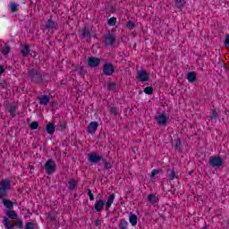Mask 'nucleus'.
<instances>
[{"instance_id":"a211bd4d","label":"nucleus","mask_w":229,"mask_h":229,"mask_svg":"<svg viewBox=\"0 0 229 229\" xmlns=\"http://www.w3.org/2000/svg\"><path fill=\"white\" fill-rule=\"evenodd\" d=\"M4 225L7 229H13V225L10 223V220L7 217H4Z\"/></svg>"},{"instance_id":"393cba45","label":"nucleus","mask_w":229,"mask_h":229,"mask_svg":"<svg viewBox=\"0 0 229 229\" xmlns=\"http://www.w3.org/2000/svg\"><path fill=\"white\" fill-rule=\"evenodd\" d=\"M108 26H115L117 24V18L112 17L107 21Z\"/></svg>"},{"instance_id":"e433bc0d","label":"nucleus","mask_w":229,"mask_h":229,"mask_svg":"<svg viewBox=\"0 0 229 229\" xmlns=\"http://www.w3.org/2000/svg\"><path fill=\"white\" fill-rule=\"evenodd\" d=\"M88 194L90 201H94V195L92 194V191L90 190H89Z\"/></svg>"},{"instance_id":"bb28decb","label":"nucleus","mask_w":229,"mask_h":229,"mask_svg":"<svg viewBox=\"0 0 229 229\" xmlns=\"http://www.w3.org/2000/svg\"><path fill=\"white\" fill-rule=\"evenodd\" d=\"M67 187H68V189H71L72 191V189H74L76 187V181L71 179L68 182Z\"/></svg>"},{"instance_id":"20e7f679","label":"nucleus","mask_w":229,"mask_h":229,"mask_svg":"<svg viewBox=\"0 0 229 229\" xmlns=\"http://www.w3.org/2000/svg\"><path fill=\"white\" fill-rule=\"evenodd\" d=\"M156 121L158 126H165V124H167V121H169V115L166 114H158L156 116Z\"/></svg>"},{"instance_id":"473e14b6","label":"nucleus","mask_w":229,"mask_h":229,"mask_svg":"<svg viewBox=\"0 0 229 229\" xmlns=\"http://www.w3.org/2000/svg\"><path fill=\"white\" fill-rule=\"evenodd\" d=\"M117 85L115 84V82H110L108 85V89L109 90H115Z\"/></svg>"},{"instance_id":"2eb2a0df","label":"nucleus","mask_w":229,"mask_h":229,"mask_svg":"<svg viewBox=\"0 0 229 229\" xmlns=\"http://www.w3.org/2000/svg\"><path fill=\"white\" fill-rule=\"evenodd\" d=\"M187 80L190 83H192L196 81V72H191L187 74Z\"/></svg>"},{"instance_id":"412c9836","label":"nucleus","mask_w":229,"mask_h":229,"mask_svg":"<svg viewBox=\"0 0 229 229\" xmlns=\"http://www.w3.org/2000/svg\"><path fill=\"white\" fill-rule=\"evenodd\" d=\"M9 8H10L11 12L15 13V12H17V10H19V4H17L15 3H11L9 4Z\"/></svg>"},{"instance_id":"423d86ee","label":"nucleus","mask_w":229,"mask_h":229,"mask_svg":"<svg viewBox=\"0 0 229 229\" xmlns=\"http://www.w3.org/2000/svg\"><path fill=\"white\" fill-rule=\"evenodd\" d=\"M98 128H99V124L98 123V122H91L88 125V133H89L90 135H94Z\"/></svg>"},{"instance_id":"4468645a","label":"nucleus","mask_w":229,"mask_h":229,"mask_svg":"<svg viewBox=\"0 0 229 229\" xmlns=\"http://www.w3.org/2000/svg\"><path fill=\"white\" fill-rule=\"evenodd\" d=\"M129 222L131 223V226H137V215L132 214L129 216Z\"/></svg>"},{"instance_id":"72a5a7b5","label":"nucleus","mask_w":229,"mask_h":229,"mask_svg":"<svg viewBox=\"0 0 229 229\" xmlns=\"http://www.w3.org/2000/svg\"><path fill=\"white\" fill-rule=\"evenodd\" d=\"M127 28L128 30H133V28H135V23L133 21H128Z\"/></svg>"},{"instance_id":"ddd939ff","label":"nucleus","mask_w":229,"mask_h":229,"mask_svg":"<svg viewBox=\"0 0 229 229\" xmlns=\"http://www.w3.org/2000/svg\"><path fill=\"white\" fill-rule=\"evenodd\" d=\"M2 47H0V51H2L3 55H8L10 53V47L8 45H6V43L3 42L1 44Z\"/></svg>"},{"instance_id":"9b49d317","label":"nucleus","mask_w":229,"mask_h":229,"mask_svg":"<svg viewBox=\"0 0 229 229\" xmlns=\"http://www.w3.org/2000/svg\"><path fill=\"white\" fill-rule=\"evenodd\" d=\"M105 208V201L103 199H98L95 202V210L96 212H101L103 208Z\"/></svg>"},{"instance_id":"c85d7f7f","label":"nucleus","mask_w":229,"mask_h":229,"mask_svg":"<svg viewBox=\"0 0 229 229\" xmlns=\"http://www.w3.org/2000/svg\"><path fill=\"white\" fill-rule=\"evenodd\" d=\"M148 201L151 203H157V201H158V198H157V196L154 194H150L148 195Z\"/></svg>"},{"instance_id":"a878e982","label":"nucleus","mask_w":229,"mask_h":229,"mask_svg":"<svg viewBox=\"0 0 229 229\" xmlns=\"http://www.w3.org/2000/svg\"><path fill=\"white\" fill-rule=\"evenodd\" d=\"M120 229H127L128 228V221L126 220H121L119 224Z\"/></svg>"},{"instance_id":"c756f323","label":"nucleus","mask_w":229,"mask_h":229,"mask_svg":"<svg viewBox=\"0 0 229 229\" xmlns=\"http://www.w3.org/2000/svg\"><path fill=\"white\" fill-rule=\"evenodd\" d=\"M35 228H37V225L33 223H27L25 225V229H35Z\"/></svg>"},{"instance_id":"4be33fe9","label":"nucleus","mask_w":229,"mask_h":229,"mask_svg":"<svg viewBox=\"0 0 229 229\" xmlns=\"http://www.w3.org/2000/svg\"><path fill=\"white\" fill-rule=\"evenodd\" d=\"M105 44L106 46H112V44H114V37L112 36L106 37L105 39Z\"/></svg>"},{"instance_id":"2f4dec72","label":"nucleus","mask_w":229,"mask_h":229,"mask_svg":"<svg viewBox=\"0 0 229 229\" xmlns=\"http://www.w3.org/2000/svg\"><path fill=\"white\" fill-rule=\"evenodd\" d=\"M30 130H37L38 128V123L37 122H32L30 124Z\"/></svg>"},{"instance_id":"1a4fd4ad","label":"nucleus","mask_w":229,"mask_h":229,"mask_svg":"<svg viewBox=\"0 0 229 229\" xmlns=\"http://www.w3.org/2000/svg\"><path fill=\"white\" fill-rule=\"evenodd\" d=\"M100 160H101V156L96 153H91L89 155V162H91V164H96V162H100Z\"/></svg>"},{"instance_id":"7ed1b4c3","label":"nucleus","mask_w":229,"mask_h":229,"mask_svg":"<svg viewBox=\"0 0 229 229\" xmlns=\"http://www.w3.org/2000/svg\"><path fill=\"white\" fill-rule=\"evenodd\" d=\"M45 171L47 174H53L56 171V163L49 159L45 164Z\"/></svg>"},{"instance_id":"58836bf2","label":"nucleus","mask_w":229,"mask_h":229,"mask_svg":"<svg viewBox=\"0 0 229 229\" xmlns=\"http://www.w3.org/2000/svg\"><path fill=\"white\" fill-rule=\"evenodd\" d=\"M110 114H117V108L110 107Z\"/></svg>"},{"instance_id":"4c0bfd02","label":"nucleus","mask_w":229,"mask_h":229,"mask_svg":"<svg viewBox=\"0 0 229 229\" xmlns=\"http://www.w3.org/2000/svg\"><path fill=\"white\" fill-rule=\"evenodd\" d=\"M158 174V170H152L151 172V178L154 179L155 176Z\"/></svg>"},{"instance_id":"a19ab883","label":"nucleus","mask_w":229,"mask_h":229,"mask_svg":"<svg viewBox=\"0 0 229 229\" xmlns=\"http://www.w3.org/2000/svg\"><path fill=\"white\" fill-rule=\"evenodd\" d=\"M4 72V66H0V74Z\"/></svg>"},{"instance_id":"6ab92c4d","label":"nucleus","mask_w":229,"mask_h":229,"mask_svg":"<svg viewBox=\"0 0 229 229\" xmlns=\"http://www.w3.org/2000/svg\"><path fill=\"white\" fill-rule=\"evenodd\" d=\"M6 214H7V216L10 219H16L17 218V213H15V211H13V210L9 209V210H7Z\"/></svg>"},{"instance_id":"f3484780","label":"nucleus","mask_w":229,"mask_h":229,"mask_svg":"<svg viewBox=\"0 0 229 229\" xmlns=\"http://www.w3.org/2000/svg\"><path fill=\"white\" fill-rule=\"evenodd\" d=\"M47 133H48L49 135H53V133H55V124L48 123L47 125Z\"/></svg>"},{"instance_id":"f704fd0d","label":"nucleus","mask_w":229,"mask_h":229,"mask_svg":"<svg viewBox=\"0 0 229 229\" xmlns=\"http://www.w3.org/2000/svg\"><path fill=\"white\" fill-rule=\"evenodd\" d=\"M55 26V22L51 20L47 21V28H53Z\"/></svg>"},{"instance_id":"dca6fc26","label":"nucleus","mask_w":229,"mask_h":229,"mask_svg":"<svg viewBox=\"0 0 229 229\" xmlns=\"http://www.w3.org/2000/svg\"><path fill=\"white\" fill-rule=\"evenodd\" d=\"M49 103V97L43 95L39 97V105H47Z\"/></svg>"},{"instance_id":"cd10ccee","label":"nucleus","mask_w":229,"mask_h":229,"mask_svg":"<svg viewBox=\"0 0 229 229\" xmlns=\"http://www.w3.org/2000/svg\"><path fill=\"white\" fill-rule=\"evenodd\" d=\"M175 6L182 8V6H185V0H175Z\"/></svg>"},{"instance_id":"ea45409f","label":"nucleus","mask_w":229,"mask_h":229,"mask_svg":"<svg viewBox=\"0 0 229 229\" xmlns=\"http://www.w3.org/2000/svg\"><path fill=\"white\" fill-rule=\"evenodd\" d=\"M10 114H11V115H15V107H11L10 108Z\"/></svg>"},{"instance_id":"9d476101","label":"nucleus","mask_w":229,"mask_h":229,"mask_svg":"<svg viewBox=\"0 0 229 229\" xmlns=\"http://www.w3.org/2000/svg\"><path fill=\"white\" fill-rule=\"evenodd\" d=\"M166 178L169 182H173V180L178 179V174L174 170H168L166 174Z\"/></svg>"},{"instance_id":"5701e85b","label":"nucleus","mask_w":229,"mask_h":229,"mask_svg":"<svg viewBox=\"0 0 229 229\" xmlns=\"http://www.w3.org/2000/svg\"><path fill=\"white\" fill-rule=\"evenodd\" d=\"M210 119L213 123H216V121H217V112L216 110L211 111Z\"/></svg>"},{"instance_id":"79ce46f5","label":"nucleus","mask_w":229,"mask_h":229,"mask_svg":"<svg viewBox=\"0 0 229 229\" xmlns=\"http://www.w3.org/2000/svg\"><path fill=\"white\" fill-rule=\"evenodd\" d=\"M20 228H23V225H22V224H20Z\"/></svg>"},{"instance_id":"b1692460","label":"nucleus","mask_w":229,"mask_h":229,"mask_svg":"<svg viewBox=\"0 0 229 229\" xmlns=\"http://www.w3.org/2000/svg\"><path fill=\"white\" fill-rule=\"evenodd\" d=\"M3 203L6 208H12V207H13V202L10 199H4Z\"/></svg>"},{"instance_id":"7c9ffc66","label":"nucleus","mask_w":229,"mask_h":229,"mask_svg":"<svg viewBox=\"0 0 229 229\" xmlns=\"http://www.w3.org/2000/svg\"><path fill=\"white\" fill-rule=\"evenodd\" d=\"M144 92H145V94H148V96H150V94H153V88L146 87L144 89Z\"/></svg>"},{"instance_id":"f8f14e48","label":"nucleus","mask_w":229,"mask_h":229,"mask_svg":"<svg viewBox=\"0 0 229 229\" xmlns=\"http://www.w3.org/2000/svg\"><path fill=\"white\" fill-rule=\"evenodd\" d=\"M114 199H115V195H114V194H111L108 197V199L106 202V212H108V210H110V207H112Z\"/></svg>"},{"instance_id":"f03ea898","label":"nucleus","mask_w":229,"mask_h":229,"mask_svg":"<svg viewBox=\"0 0 229 229\" xmlns=\"http://www.w3.org/2000/svg\"><path fill=\"white\" fill-rule=\"evenodd\" d=\"M224 160L219 157H209V164L211 167H214V169H219L224 164Z\"/></svg>"},{"instance_id":"39448f33","label":"nucleus","mask_w":229,"mask_h":229,"mask_svg":"<svg viewBox=\"0 0 229 229\" xmlns=\"http://www.w3.org/2000/svg\"><path fill=\"white\" fill-rule=\"evenodd\" d=\"M136 80L141 82L149 81V74L145 71H140L136 74Z\"/></svg>"},{"instance_id":"37998d69","label":"nucleus","mask_w":229,"mask_h":229,"mask_svg":"<svg viewBox=\"0 0 229 229\" xmlns=\"http://www.w3.org/2000/svg\"><path fill=\"white\" fill-rule=\"evenodd\" d=\"M30 169H33V166H30Z\"/></svg>"},{"instance_id":"aec40b11","label":"nucleus","mask_w":229,"mask_h":229,"mask_svg":"<svg viewBox=\"0 0 229 229\" xmlns=\"http://www.w3.org/2000/svg\"><path fill=\"white\" fill-rule=\"evenodd\" d=\"M21 55L23 56H28V55H30V47H28V45H25L22 48H21Z\"/></svg>"},{"instance_id":"6e6552de","label":"nucleus","mask_w":229,"mask_h":229,"mask_svg":"<svg viewBox=\"0 0 229 229\" xmlns=\"http://www.w3.org/2000/svg\"><path fill=\"white\" fill-rule=\"evenodd\" d=\"M99 58L90 57L89 59H88L87 64L89 67H98V65H99Z\"/></svg>"},{"instance_id":"0eeeda50","label":"nucleus","mask_w":229,"mask_h":229,"mask_svg":"<svg viewBox=\"0 0 229 229\" xmlns=\"http://www.w3.org/2000/svg\"><path fill=\"white\" fill-rule=\"evenodd\" d=\"M114 65L110 64H106L104 65V74H106V76H112V74H114Z\"/></svg>"},{"instance_id":"c9c22d12","label":"nucleus","mask_w":229,"mask_h":229,"mask_svg":"<svg viewBox=\"0 0 229 229\" xmlns=\"http://www.w3.org/2000/svg\"><path fill=\"white\" fill-rule=\"evenodd\" d=\"M89 36H90V32H89V30H82L81 37H89Z\"/></svg>"},{"instance_id":"f257e3e1","label":"nucleus","mask_w":229,"mask_h":229,"mask_svg":"<svg viewBox=\"0 0 229 229\" xmlns=\"http://www.w3.org/2000/svg\"><path fill=\"white\" fill-rule=\"evenodd\" d=\"M12 187V182L10 180H3L0 182V198H4L6 196V192L10 191Z\"/></svg>"}]
</instances>
